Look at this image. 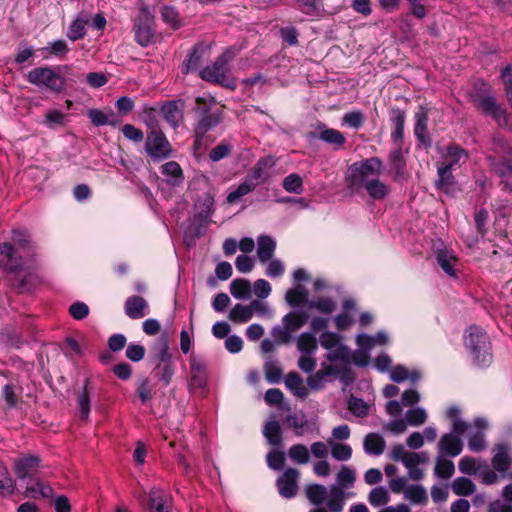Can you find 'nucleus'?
<instances>
[{
    "instance_id": "obj_51",
    "label": "nucleus",
    "mask_w": 512,
    "mask_h": 512,
    "mask_svg": "<svg viewBox=\"0 0 512 512\" xmlns=\"http://www.w3.org/2000/svg\"><path fill=\"white\" fill-rule=\"evenodd\" d=\"M114 116L112 111L105 113L98 109H90L88 111V117L90 121L96 126H103L106 124L115 125L116 122L112 121L110 118Z\"/></svg>"
},
{
    "instance_id": "obj_25",
    "label": "nucleus",
    "mask_w": 512,
    "mask_h": 512,
    "mask_svg": "<svg viewBox=\"0 0 512 512\" xmlns=\"http://www.w3.org/2000/svg\"><path fill=\"white\" fill-rule=\"evenodd\" d=\"M392 123L394 126L391 134L392 140L395 145L401 144L404 135V126L406 120V114L399 108L392 109Z\"/></svg>"
},
{
    "instance_id": "obj_38",
    "label": "nucleus",
    "mask_w": 512,
    "mask_h": 512,
    "mask_svg": "<svg viewBox=\"0 0 512 512\" xmlns=\"http://www.w3.org/2000/svg\"><path fill=\"white\" fill-rule=\"evenodd\" d=\"M135 39L143 47L148 46L154 37L153 25L134 24Z\"/></svg>"
},
{
    "instance_id": "obj_33",
    "label": "nucleus",
    "mask_w": 512,
    "mask_h": 512,
    "mask_svg": "<svg viewBox=\"0 0 512 512\" xmlns=\"http://www.w3.org/2000/svg\"><path fill=\"white\" fill-rule=\"evenodd\" d=\"M285 385L296 396L300 398L307 396V388L297 373H289L285 378Z\"/></svg>"
},
{
    "instance_id": "obj_6",
    "label": "nucleus",
    "mask_w": 512,
    "mask_h": 512,
    "mask_svg": "<svg viewBox=\"0 0 512 512\" xmlns=\"http://www.w3.org/2000/svg\"><path fill=\"white\" fill-rule=\"evenodd\" d=\"M29 83L59 93L65 87V79L51 67H37L27 74Z\"/></svg>"
},
{
    "instance_id": "obj_37",
    "label": "nucleus",
    "mask_w": 512,
    "mask_h": 512,
    "mask_svg": "<svg viewBox=\"0 0 512 512\" xmlns=\"http://www.w3.org/2000/svg\"><path fill=\"white\" fill-rule=\"evenodd\" d=\"M253 315L248 305L236 304L229 312L228 318L233 323H246L252 319Z\"/></svg>"
},
{
    "instance_id": "obj_34",
    "label": "nucleus",
    "mask_w": 512,
    "mask_h": 512,
    "mask_svg": "<svg viewBox=\"0 0 512 512\" xmlns=\"http://www.w3.org/2000/svg\"><path fill=\"white\" fill-rule=\"evenodd\" d=\"M199 117L195 131L197 135H204L208 130L220 122L221 114L219 112H212Z\"/></svg>"
},
{
    "instance_id": "obj_36",
    "label": "nucleus",
    "mask_w": 512,
    "mask_h": 512,
    "mask_svg": "<svg viewBox=\"0 0 512 512\" xmlns=\"http://www.w3.org/2000/svg\"><path fill=\"white\" fill-rule=\"evenodd\" d=\"M452 491L458 496H469L472 495L476 486L472 480L465 477L456 478L451 485Z\"/></svg>"
},
{
    "instance_id": "obj_14",
    "label": "nucleus",
    "mask_w": 512,
    "mask_h": 512,
    "mask_svg": "<svg viewBox=\"0 0 512 512\" xmlns=\"http://www.w3.org/2000/svg\"><path fill=\"white\" fill-rule=\"evenodd\" d=\"M21 265L20 258L16 255L14 247L4 242L0 244V268L5 271H16Z\"/></svg>"
},
{
    "instance_id": "obj_2",
    "label": "nucleus",
    "mask_w": 512,
    "mask_h": 512,
    "mask_svg": "<svg viewBox=\"0 0 512 512\" xmlns=\"http://www.w3.org/2000/svg\"><path fill=\"white\" fill-rule=\"evenodd\" d=\"M463 342L475 365L484 367L492 362L491 342L482 328L470 326L464 333Z\"/></svg>"
},
{
    "instance_id": "obj_17",
    "label": "nucleus",
    "mask_w": 512,
    "mask_h": 512,
    "mask_svg": "<svg viewBox=\"0 0 512 512\" xmlns=\"http://www.w3.org/2000/svg\"><path fill=\"white\" fill-rule=\"evenodd\" d=\"M415 125H414V134L417 139L423 144H429L430 139L427 135V124H428V114L427 110L423 106H419L417 112L415 113Z\"/></svg>"
},
{
    "instance_id": "obj_52",
    "label": "nucleus",
    "mask_w": 512,
    "mask_h": 512,
    "mask_svg": "<svg viewBox=\"0 0 512 512\" xmlns=\"http://www.w3.org/2000/svg\"><path fill=\"white\" fill-rule=\"evenodd\" d=\"M288 455L294 462L299 464H307L310 459L308 448L302 444L291 446Z\"/></svg>"
},
{
    "instance_id": "obj_11",
    "label": "nucleus",
    "mask_w": 512,
    "mask_h": 512,
    "mask_svg": "<svg viewBox=\"0 0 512 512\" xmlns=\"http://www.w3.org/2000/svg\"><path fill=\"white\" fill-rule=\"evenodd\" d=\"M40 468V459L37 456L27 455L14 461V472L19 479H32Z\"/></svg>"
},
{
    "instance_id": "obj_61",
    "label": "nucleus",
    "mask_w": 512,
    "mask_h": 512,
    "mask_svg": "<svg viewBox=\"0 0 512 512\" xmlns=\"http://www.w3.org/2000/svg\"><path fill=\"white\" fill-rule=\"evenodd\" d=\"M429 457L426 452H409L404 458L403 464L407 469L419 466L420 464L428 462Z\"/></svg>"
},
{
    "instance_id": "obj_42",
    "label": "nucleus",
    "mask_w": 512,
    "mask_h": 512,
    "mask_svg": "<svg viewBox=\"0 0 512 512\" xmlns=\"http://www.w3.org/2000/svg\"><path fill=\"white\" fill-rule=\"evenodd\" d=\"M26 495L32 498L50 497L52 495V488L44 485L39 480H31V483L26 486Z\"/></svg>"
},
{
    "instance_id": "obj_49",
    "label": "nucleus",
    "mask_w": 512,
    "mask_h": 512,
    "mask_svg": "<svg viewBox=\"0 0 512 512\" xmlns=\"http://www.w3.org/2000/svg\"><path fill=\"white\" fill-rule=\"evenodd\" d=\"M390 378L397 383L403 382L406 379H411L415 382L420 378V374L415 371L410 373L404 366L398 365L391 370Z\"/></svg>"
},
{
    "instance_id": "obj_32",
    "label": "nucleus",
    "mask_w": 512,
    "mask_h": 512,
    "mask_svg": "<svg viewBox=\"0 0 512 512\" xmlns=\"http://www.w3.org/2000/svg\"><path fill=\"white\" fill-rule=\"evenodd\" d=\"M327 444L330 447L331 455L337 461H348L352 456V448L348 444L338 443L333 439H328Z\"/></svg>"
},
{
    "instance_id": "obj_45",
    "label": "nucleus",
    "mask_w": 512,
    "mask_h": 512,
    "mask_svg": "<svg viewBox=\"0 0 512 512\" xmlns=\"http://www.w3.org/2000/svg\"><path fill=\"white\" fill-rule=\"evenodd\" d=\"M89 23L85 16L79 15L69 26L67 37L76 41L85 35V25Z\"/></svg>"
},
{
    "instance_id": "obj_30",
    "label": "nucleus",
    "mask_w": 512,
    "mask_h": 512,
    "mask_svg": "<svg viewBox=\"0 0 512 512\" xmlns=\"http://www.w3.org/2000/svg\"><path fill=\"white\" fill-rule=\"evenodd\" d=\"M437 170H438V180L436 182L437 188L444 191L445 193H450L453 190L454 184H455L454 177L451 173L452 169L438 164Z\"/></svg>"
},
{
    "instance_id": "obj_24",
    "label": "nucleus",
    "mask_w": 512,
    "mask_h": 512,
    "mask_svg": "<svg viewBox=\"0 0 512 512\" xmlns=\"http://www.w3.org/2000/svg\"><path fill=\"white\" fill-rule=\"evenodd\" d=\"M305 493L308 500L316 505L320 506L322 504L327 505V501L329 499V488L325 487L321 484H310L305 488Z\"/></svg>"
},
{
    "instance_id": "obj_4",
    "label": "nucleus",
    "mask_w": 512,
    "mask_h": 512,
    "mask_svg": "<svg viewBox=\"0 0 512 512\" xmlns=\"http://www.w3.org/2000/svg\"><path fill=\"white\" fill-rule=\"evenodd\" d=\"M235 56V50L227 49L211 65L201 70L200 77L205 81L234 89L235 84L232 80L227 78V73L229 71V63Z\"/></svg>"
},
{
    "instance_id": "obj_28",
    "label": "nucleus",
    "mask_w": 512,
    "mask_h": 512,
    "mask_svg": "<svg viewBox=\"0 0 512 512\" xmlns=\"http://www.w3.org/2000/svg\"><path fill=\"white\" fill-rule=\"evenodd\" d=\"M308 319L309 314L306 311H295L285 315L283 323L286 331L291 333L304 326Z\"/></svg>"
},
{
    "instance_id": "obj_48",
    "label": "nucleus",
    "mask_w": 512,
    "mask_h": 512,
    "mask_svg": "<svg viewBox=\"0 0 512 512\" xmlns=\"http://www.w3.org/2000/svg\"><path fill=\"white\" fill-rule=\"evenodd\" d=\"M162 20L172 29L176 30L181 27L182 21L178 11L172 6H163L161 11Z\"/></svg>"
},
{
    "instance_id": "obj_31",
    "label": "nucleus",
    "mask_w": 512,
    "mask_h": 512,
    "mask_svg": "<svg viewBox=\"0 0 512 512\" xmlns=\"http://www.w3.org/2000/svg\"><path fill=\"white\" fill-rule=\"evenodd\" d=\"M297 348L303 355H313L317 348V340L310 332H304L297 338Z\"/></svg>"
},
{
    "instance_id": "obj_8",
    "label": "nucleus",
    "mask_w": 512,
    "mask_h": 512,
    "mask_svg": "<svg viewBox=\"0 0 512 512\" xmlns=\"http://www.w3.org/2000/svg\"><path fill=\"white\" fill-rule=\"evenodd\" d=\"M473 102L477 109L483 114L491 116L500 126L508 124L507 112L498 104L495 97L491 95L478 96Z\"/></svg>"
},
{
    "instance_id": "obj_19",
    "label": "nucleus",
    "mask_w": 512,
    "mask_h": 512,
    "mask_svg": "<svg viewBox=\"0 0 512 512\" xmlns=\"http://www.w3.org/2000/svg\"><path fill=\"white\" fill-rule=\"evenodd\" d=\"M190 373V385L192 388H204L206 386V367L202 361L195 357L191 358Z\"/></svg>"
},
{
    "instance_id": "obj_29",
    "label": "nucleus",
    "mask_w": 512,
    "mask_h": 512,
    "mask_svg": "<svg viewBox=\"0 0 512 512\" xmlns=\"http://www.w3.org/2000/svg\"><path fill=\"white\" fill-rule=\"evenodd\" d=\"M363 446L367 454L380 455L385 449V441L381 435L369 433L364 438Z\"/></svg>"
},
{
    "instance_id": "obj_12",
    "label": "nucleus",
    "mask_w": 512,
    "mask_h": 512,
    "mask_svg": "<svg viewBox=\"0 0 512 512\" xmlns=\"http://www.w3.org/2000/svg\"><path fill=\"white\" fill-rule=\"evenodd\" d=\"M436 260L441 269L450 277L456 278L458 273L459 261L452 250L445 247L437 248Z\"/></svg>"
},
{
    "instance_id": "obj_7",
    "label": "nucleus",
    "mask_w": 512,
    "mask_h": 512,
    "mask_svg": "<svg viewBox=\"0 0 512 512\" xmlns=\"http://www.w3.org/2000/svg\"><path fill=\"white\" fill-rule=\"evenodd\" d=\"M340 340V336L334 332L325 331L320 335L319 342L323 348L329 351L327 359L331 362L336 360L349 361V349L342 345Z\"/></svg>"
},
{
    "instance_id": "obj_9",
    "label": "nucleus",
    "mask_w": 512,
    "mask_h": 512,
    "mask_svg": "<svg viewBox=\"0 0 512 512\" xmlns=\"http://www.w3.org/2000/svg\"><path fill=\"white\" fill-rule=\"evenodd\" d=\"M300 472L295 468H288L277 480L279 494L285 498H292L298 491V478Z\"/></svg>"
},
{
    "instance_id": "obj_54",
    "label": "nucleus",
    "mask_w": 512,
    "mask_h": 512,
    "mask_svg": "<svg viewBox=\"0 0 512 512\" xmlns=\"http://www.w3.org/2000/svg\"><path fill=\"white\" fill-rule=\"evenodd\" d=\"M407 424L411 426H420L427 420V413L421 407L409 409L405 414Z\"/></svg>"
},
{
    "instance_id": "obj_18",
    "label": "nucleus",
    "mask_w": 512,
    "mask_h": 512,
    "mask_svg": "<svg viewBox=\"0 0 512 512\" xmlns=\"http://www.w3.org/2000/svg\"><path fill=\"white\" fill-rule=\"evenodd\" d=\"M148 507L149 512H169V496L160 488H152Z\"/></svg>"
},
{
    "instance_id": "obj_41",
    "label": "nucleus",
    "mask_w": 512,
    "mask_h": 512,
    "mask_svg": "<svg viewBox=\"0 0 512 512\" xmlns=\"http://www.w3.org/2000/svg\"><path fill=\"white\" fill-rule=\"evenodd\" d=\"M263 434L267 438L269 444L273 446L281 445V429L280 424L273 420L265 424Z\"/></svg>"
},
{
    "instance_id": "obj_23",
    "label": "nucleus",
    "mask_w": 512,
    "mask_h": 512,
    "mask_svg": "<svg viewBox=\"0 0 512 512\" xmlns=\"http://www.w3.org/2000/svg\"><path fill=\"white\" fill-rule=\"evenodd\" d=\"M161 173L166 178L168 184L179 186L182 184L184 177L180 165L175 161H169L161 166Z\"/></svg>"
},
{
    "instance_id": "obj_50",
    "label": "nucleus",
    "mask_w": 512,
    "mask_h": 512,
    "mask_svg": "<svg viewBox=\"0 0 512 512\" xmlns=\"http://www.w3.org/2000/svg\"><path fill=\"white\" fill-rule=\"evenodd\" d=\"M455 472V467L452 461L439 456L436 460L435 474L440 478H450Z\"/></svg>"
},
{
    "instance_id": "obj_56",
    "label": "nucleus",
    "mask_w": 512,
    "mask_h": 512,
    "mask_svg": "<svg viewBox=\"0 0 512 512\" xmlns=\"http://www.w3.org/2000/svg\"><path fill=\"white\" fill-rule=\"evenodd\" d=\"M389 161L397 174H401L403 172L405 167V157L401 144L395 145V149L389 155Z\"/></svg>"
},
{
    "instance_id": "obj_27",
    "label": "nucleus",
    "mask_w": 512,
    "mask_h": 512,
    "mask_svg": "<svg viewBox=\"0 0 512 512\" xmlns=\"http://www.w3.org/2000/svg\"><path fill=\"white\" fill-rule=\"evenodd\" d=\"M318 138L327 144L333 145L336 149L341 148L346 142L342 132L325 126L319 127Z\"/></svg>"
},
{
    "instance_id": "obj_20",
    "label": "nucleus",
    "mask_w": 512,
    "mask_h": 512,
    "mask_svg": "<svg viewBox=\"0 0 512 512\" xmlns=\"http://www.w3.org/2000/svg\"><path fill=\"white\" fill-rule=\"evenodd\" d=\"M276 250L275 240L268 235H261L257 239V256L261 263L270 260Z\"/></svg>"
},
{
    "instance_id": "obj_53",
    "label": "nucleus",
    "mask_w": 512,
    "mask_h": 512,
    "mask_svg": "<svg viewBox=\"0 0 512 512\" xmlns=\"http://www.w3.org/2000/svg\"><path fill=\"white\" fill-rule=\"evenodd\" d=\"M216 101L210 95L199 96L195 100L194 111L199 115L209 114L212 108L215 106Z\"/></svg>"
},
{
    "instance_id": "obj_63",
    "label": "nucleus",
    "mask_w": 512,
    "mask_h": 512,
    "mask_svg": "<svg viewBox=\"0 0 512 512\" xmlns=\"http://www.w3.org/2000/svg\"><path fill=\"white\" fill-rule=\"evenodd\" d=\"M42 51L48 52L50 55L63 56L69 51V48L64 40H57L42 48Z\"/></svg>"
},
{
    "instance_id": "obj_39",
    "label": "nucleus",
    "mask_w": 512,
    "mask_h": 512,
    "mask_svg": "<svg viewBox=\"0 0 512 512\" xmlns=\"http://www.w3.org/2000/svg\"><path fill=\"white\" fill-rule=\"evenodd\" d=\"M307 297H308L307 290L303 286H300V285L293 289H289L285 295V299H286L287 303L293 307L299 306L302 304L307 305V303L309 302V301H307Z\"/></svg>"
},
{
    "instance_id": "obj_46",
    "label": "nucleus",
    "mask_w": 512,
    "mask_h": 512,
    "mask_svg": "<svg viewBox=\"0 0 512 512\" xmlns=\"http://www.w3.org/2000/svg\"><path fill=\"white\" fill-rule=\"evenodd\" d=\"M447 417L453 421L452 429L455 434L463 435L471 427L470 424L462 421L460 416V410L457 407H450L447 412Z\"/></svg>"
},
{
    "instance_id": "obj_58",
    "label": "nucleus",
    "mask_w": 512,
    "mask_h": 512,
    "mask_svg": "<svg viewBox=\"0 0 512 512\" xmlns=\"http://www.w3.org/2000/svg\"><path fill=\"white\" fill-rule=\"evenodd\" d=\"M77 403L81 418L87 420L90 413V395L87 390V385L83 387V390L78 395Z\"/></svg>"
},
{
    "instance_id": "obj_21",
    "label": "nucleus",
    "mask_w": 512,
    "mask_h": 512,
    "mask_svg": "<svg viewBox=\"0 0 512 512\" xmlns=\"http://www.w3.org/2000/svg\"><path fill=\"white\" fill-rule=\"evenodd\" d=\"M274 164L275 162L271 157L261 158L257 161L251 172V179L255 180V187L268 180V170L273 167Z\"/></svg>"
},
{
    "instance_id": "obj_43",
    "label": "nucleus",
    "mask_w": 512,
    "mask_h": 512,
    "mask_svg": "<svg viewBox=\"0 0 512 512\" xmlns=\"http://www.w3.org/2000/svg\"><path fill=\"white\" fill-rule=\"evenodd\" d=\"M369 503L374 507H381L390 501L388 490L383 486L373 488L368 495Z\"/></svg>"
},
{
    "instance_id": "obj_64",
    "label": "nucleus",
    "mask_w": 512,
    "mask_h": 512,
    "mask_svg": "<svg viewBox=\"0 0 512 512\" xmlns=\"http://www.w3.org/2000/svg\"><path fill=\"white\" fill-rule=\"evenodd\" d=\"M267 464L273 470H281L285 464V455L280 451H271L267 455Z\"/></svg>"
},
{
    "instance_id": "obj_22",
    "label": "nucleus",
    "mask_w": 512,
    "mask_h": 512,
    "mask_svg": "<svg viewBox=\"0 0 512 512\" xmlns=\"http://www.w3.org/2000/svg\"><path fill=\"white\" fill-rule=\"evenodd\" d=\"M511 460L509 457L508 448L504 445H500L496 448L495 454L492 458V466L498 471L502 477H506L507 472L510 468Z\"/></svg>"
},
{
    "instance_id": "obj_57",
    "label": "nucleus",
    "mask_w": 512,
    "mask_h": 512,
    "mask_svg": "<svg viewBox=\"0 0 512 512\" xmlns=\"http://www.w3.org/2000/svg\"><path fill=\"white\" fill-rule=\"evenodd\" d=\"M14 491V481L9 476L7 468L0 463V494L9 495Z\"/></svg>"
},
{
    "instance_id": "obj_60",
    "label": "nucleus",
    "mask_w": 512,
    "mask_h": 512,
    "mask_svg": "<svg viewBox=\"0 0 512 512\" xmlns=\"http://www.w3.org/2000/svg\"><path fill=\"white\" fill-rule=\"evenodd\" d=\"M364 123V115L360 111H351L344 114L342 118V125L358 129Z\"/></svg>"
},
{
    "instance_id": "obj_15",
    "label": "nucleus",
    "mask_w": 512,
    "mask_h": 512,
    "mask_svg": "<svg viewBox=\"0 0 512 512\" xmlns=\"http://www.w3.org/2000/svg\"><path fill=\"white\" fill-rule=\"evenodd\" d=\"M125 313L131 319L143 318L148 313V303L141 296H131L125 302Z\"/></svg>"
},
{
    "instance_id": "obj_55",
    "label": "nucleus",
    "mask_w": 512,
    "mask_h": 512,
    "mask_svg": "<svg viewBox=\"0 0 512 512\" xmlns=\"http://www.w3.org/2000/svg\"><path fill=\"white\" fill-rule=\"evenodd\" d=\"M255 189V184L251 180H246L241 183L235 190L231 191L227 196V202L235 203L239 198L247 195Z\"/></svg>"
},
{
    "instance_id": "obj_5",
    "label": "nucleus",
    "mask_w": 512,
    "mask_h": 512,
    "mask_svg": "<svg viewBox=\"0 0 512 512\" xmlns=\"http://www.w3.org/2000/svg\"><path fill=\"white\" fill-rule=\"evenodd\" d=\"M150 131L146 138L145 150L154 161H161L171 156L172 147L156 121H149Z\"/></svg>"
},
{
    "instance_id": "obj_44",
    "label": "nucleus",
    "mask_w": 512,
    "mask_h": 512,
    "mask_svg": "<svg viewBox=\"0 0 512 512\" xmlns=\"http://www.w3.org/2000/svg\"><path fill=\"white\" fill-rule=\"evenodd\" d=\"M230 292L236 299H244L250 296L251 284L246 279H234L230 284Z\"/></svg>"
},
{
    "instance_id": "obj_47",
    "label": "nucleus",
    "mask_w": 512,
    "mask_h": 512,
    "mask_svg": "<svg viewBox=\"0 0 512 512\" xmlns=\"http://www.w3.org/2000/svg\"><path fill=\"white\" fill-rule=\"evenodd\" d=\"M282 186L289 193L301 194L304 191L303 179L297 173H291L283 179Z\"/></svg>"
},
{
    "instance_id": "obj_40",
    "label": "nucleus",
    "mask_w": 512,
    "mask_h": 512,
    "mask_svg": "<svg viewBox=\"0 0 512 512\" xmlns=\"http://www.w3.org/2000/svg\"><path fill=\"white\" fill-rule=\"evenodd\" d=\"M307 307L323 314H331L336 308V303L329 297H318L310 300Z\"/></svg>"
},
{
    "instance_id": "obj_16",
    "label": "nucleus",
    "mask_w": 512,
    "mask_h": 512,
    "mask_svg": "<svg viewBox=\"0 0 512 512\" xmlns=\"http://www.w3.org/2000/svg\"><path fill=\"white\" fill-rule=\"evenodd\" d=\"M182 106L183 102L181 100H176L165 103L161 108L164 120L173 128L178 127L179 122L182 119Z\"/></svg>"
},
{
    "instance_id": "obj_35",
    "label": "nucleus",
    "mask_w": 512,
    "mask_h": 512,
    "mask_svg": "<svg viewBox=\"0 0 512 512\" xmlns=\"http://www.w3.org/2000/svg\"><path fill=\"white\" fill-rule=\"evenodd\" d=\"M485 461L476 459L471 456H464L458 464L459 471L463 474L468 475H476L479 474L480 470L482 469V464H484Z\"/></svg>"
},
{
    "instance_id": "obj_1",
    "label": "nucleus",
    "mask_w": 512,
    "mask_h": 512,
    "mask_svg": "<svg viewBox=\"0 0 512 512\" xmlns=\"http://www.w3.org/2000/svg\"><path fill=\"white\" fill-rule=\"evenodd\" d=\"M381 162L369 158L353 164L347 171L346 182L349 188H364L374 200H383L390 193L389 186L379 179Z\"/></svg>"
},
{
    "instance_id": "obj_26",
    "label": "nucleus",
    "mask_w": 512,
    "mask_h": 512,
    "mask_svg": "<svg viewBox=\"0 0 512 512\" xmlns=\"http://www.w3.org/2000/svg\"><path fill=\"white\" fill-rule=\"evenodd\" d=\"M404 498L415 505H425L428 503L427 491L419 484L408 485L404 490Z\"/></svg>"
},
{
    "instance_id": "obj_62",
    "label": "nucleus",
    "mask_w": 512,
    "mask_h": 512,
    "mask_svg": "<svg viewBox=\"0 0 512 512\" xmlns=\"http://www.w3.org/2000/svg\"><path fill=\"white\" fill-rule=\"evenodd\" d=\"M501 78L504 83L505 94L512 108V66H507L502 70Z\"/></svg>"
},
{
    "instance_id": "obj_59",
    "label": "nucleus",
    "mask_w": 512,
    "mask_h": 512,
    "mask_svg": "<svg viewBox=\"0 0 512 512\" xmlns=\"http://www.w3.org/2000/svg\"><path fill=\"white\" fill-rule=\"evenodd\" d=\"M205 53V48L203 46H197L194 48L192 53L189 55V58L186 62V70L185 72H189L192 70H196L199 68L201 64V60Z\"/></svg>"
},
{
    "instance_id": "obj_3",
    "label": "nucleus",
    "mask_w": 512,
    "mask_h": 512,
    "mask_svg": "<svg viewBox=\"0 0 512 512\" xmlns=\"http://www.w3.org/2000/svg\"><path fill=\"white\" fill-rule=\"evenodd\" d=\"M355 481L356 471L350 466H341L336 475V483L329 487L327 509L330 512H341L343 510L346 500L345 489L353 487Z\"/></svg>"
},
{
    "instance_id": "obj_10",
    "label": "nucleus",
    "mask_w": 512,
    "mask_h": 512,
    "mask_svg": "<svg viewBox=\"0 0 512 512\" xmlns=\"http://www.w3.org/2000/svg\"><path fill=\"white\" fill-rule=\"evenodd\" d=\"M440 165L453 169L464 164L468 159V153L458 145L450 144L446 148L440 150Z\"/></svg>"
},
{
    "instance_id": "obj_13",
    "label": "nucleus",
    "mask_w": 512,
    "mask_h": 512,
    "mask_svg": "<svg viewBox=\"0 0 512 512\" xmlns=\"http://www.w3.org/2000/svg\"><path fill=\"white\" fill-rule=\"evenodd\" d=\"M461 435L452 433L444 434L438 443L439 452L442 456L456 457L463 449V444L460 439Z\"/></svg>"
}]
</instances>
